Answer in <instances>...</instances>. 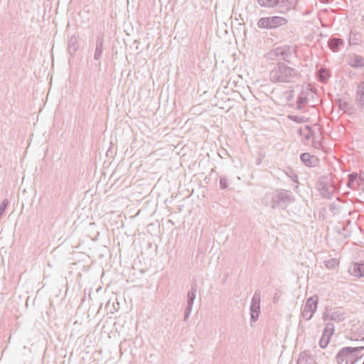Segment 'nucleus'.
I'll use <instances>...</instances> for the list:
<instances>
[{
  "mask_svg": "<svg viewBox=\"0 0 364 364\" xmlns=\"http://www.w3.org/2000/svg\"><path fill=\"white\" fill-rule=\"evenodd\" d=\"M301 77L299 71L281 61L272 69L269 80L275 84H291Z\"/></svg>",
  "mask_w": 364,
  "mask_h": 364,
  "instance_id": "f257e3e1",
  "label": "nucleus"
},
{
  "mask_svg": "<svg viewBox=\"0 0 364 364\" xmlns=\"http://www.w3.org/2000/svg\"><path fill=\"white\" fill-rule=\"evenodd\" d=\"M295 200L292 192L289 190L279 189L267 193L263 199L264 203L272 208L284 210Z\"/></svg>",
  "mask_w": 364,
  "mask_h": 364,
  "instance_id": "f03ea898",
  "label": "nucleus"
},
{
  "mask_svg": "<svg viewBox=\"0 0 364 364\" xmlns=\"http://www.w3.org/2000/svg\"><path fill=\"white\" fill-rule=\"evenodd\" d=\"M316 188L323 198L331 199L334 194V182L332 174L328 173L320 176L316 183Z\"/></svg>",
  "mask_w": 364,
  "mask_h": 364,
  "instance_id": "7ed1b4c3",
  "label": "nucleus"
},
{
  "mask_svg": "<svg viewBox=\"0 0 364 364\" xmlns=\"http://www.w3.org/2000/svg\"><path fill=\"white\" fill-rule=\"evenodd\" d=\"M364 350V346L359 347H343L336 354V359L338 364H343V361H346V364H349L353 358L357 356L358 353H360ZM356 360H353L351 364H355Z\"/></svg>",
  "mask_w": 364,
  "mask_h": 364,
  "instance_id": "20e7f679",
  "label": "nucleus"
},
{
  "mask_svg": "<svg viewBox=\"0 0 364 364\" xmlns=\"http://www.w3.org/2000/svg\"><path fill=\"white\" fill-rule=\"evenodd\" d=\"M287 22V19L284 17L273 16L260 18L257 25L262 29L272 30L286 25Z\"/></svg>",
  "mask_w": 364,
  "mask_h": 364,
  "instance_id": "39448f33",
  "label": "nucleus"
},
{
  "mask_svg": "<svg viewBox=\"0 0 364 364\" xmlns=\"http://www.w3.org/2000/svg\"><path fill=\"white\" fill-rule=\"evenodd\" d=\"M260 291L257 290L251 300L250 305V321L256 322L260 314Z\"/></svg>",
  "mask_w": 364,
  "mask_h": 364,
  "instance_id": "423d86ee",
  "label": "nucleus"
},
{
  "mask_svg": "<svg viewBox=\"0 0 364 364\" xmlns=\"http://www.w3.org/2000/svg\"><path fill=\"white\" fill-rule=\"evenodd\" d=\"M197 285L192 284L187 294L186 306L184 311L183 321H187L192 311L194 301L196 297Z\"/></svg>",
  "mask_w": 364,
  "mask_h": 364,
  "instance_id": "0eeeda50",
  "label": "nucleus"
},
{
  "mask_svg": "<svg viewBox=\"0 0 364 364\" xmlns=\"http://www.w3.org/2000/svg\"><path fill=\"white\" fill-rule=\"evenodd\" d=\"M94 55L93 58L98 62L97 67H101V59L102 58L104 50V37L102 35L96 36L95 43L93 45Z\"/></svg>",
  "mask_w": 364,
  "mask_h": 364,
  "instance_id": "6e6552de",
  "label": "nucleus"
},
{
  "mask_svg": "<svg viewBox=\"0 0 364 364\" xmlns=\"http://www.w3.org/2000/svg\"><path fill=\"white\" fill-rule=\"evenodd\" d=\"M355 102L360 112L364 113V81L357 86Z\"/></svg>",
  "mask_w": 364,
  "mask_h": 364,
  "instance_id": "1a4fd4ad",
  "label": "nucleus"
},
{
  "mask_svg": "<svg viewBox=\"0 0 364 364\" xmlns=\"http://www.w3.org/2000/svg\"><path fill=\"white\" fill-rule=\"evenodd\" d=\"M348 64L355 69L364 68V57L353 53L348 56Z\"/></svg>",
  "mask_w": 364,
  "mask_h": 364,
  "instance_id": "9d476101",
  "label": "nucleus"
},
{
  "mask_svg": "<svg viewBox=\"0 0 364 364\" xmlns=\"http://www.w3.org/2000/svg\"><path fill=\"white\" fill-rule=\"evenodd\" d=\"M269 55L271 56L279 58L283 61L287 62L288 63H291V61L288 60V58L290 56L289 49L288 48L278 47L272 50L269 53Z\"/></svg>",
  "mask_w": 364,
  "mask_h": 364,
  "instance_id": "9b49d317",
  "label": "nucleus"
},
{
  "mask_svg": "<svg viewBox=\"0 0 364 364\" xmlns=\"http://www.w3.org/2000/svg\"><path fill=\"white\" fill-rule=\"evenodd\" d=\"M301 161L309 167H315L319 163V159L314 155H311L309 153H302L300 155Z\"/></svg>",
  "mask_w": 364,
  "mask_h": 364,
  "instance_id": "f8f14e48",
  "label": "nucleus"
},
{
  "mask_svg": "<svg viewBox=\"0 0 364 364\" xmlns=\"http://www.w3.org/2000/svg\"><path fill=\"white\" fill-rule=\"evenodd\" d=\"M323 318L325 321L330 319L336 322H341L346 318V316L345 313L341 311V310H336L331 312V314L324 312L323 314Z\"/></svg>",
  "mask_w": 364,
  "mask_h": 364,
  "instance_id": "ddd939ff",
  "label": "nucleus"
},
{
  "mask_svg": "<svg viewBox=\"0 0 364 364\" xmlns=\"http://www.w3.org/2000/svg\"><path fill=\"white\" fill-rule=\"evenodd\" d=\"M363 42V35L355 28H352L349 33L348 43L350 46H358Z\"/></svg>",
  "mask_w": 364,
  "mask_h": 364,
  "instance_id": "4468645a",
  "label": "nucleus"
},
{
  "mask_svg": "<svg viewBox=\"0 0 364 364\" xmlns=\"http://www.w3.org/2000/svg\"><path fill=\"white\" fill-rule=\"evenodd\" d=\"M344 45V41L342 38L331 36L328 41V46L331 51L337 53L340 50L341 46Z\"/></svg>",
  "mask_w": 364,
  "mask_h": 364,
  "instance_id": "2eb2a0df",
  "label": "nucleus"
},
{
  "mask_svg": "<svg viewBox=\"0 0 364 364\" xmlns=\"http://www.w3.org/2000/svg\"><path fill=\"white\" fill-rule=\"evenodd\" d=\"M318 296L315 294L306 299V304L304 309L308 310L310 312L315 313L318 308Z\"/></svg>",
  "mask_w": 364,
  "mask_h": 364,
  "instance_id": "dca6fc26",
  "label": "nucleus"
},
{
  "mask_svg": "<svg viewBox=\"0 0 364 364\" xmlns=\"http://www.w3.org/2000/svg\"><path fill=\"white\" fill-rule=\"evenodd\" d=\"M297 4V0H279L278 6L281 13H286L291 9H294Z\"/></svg>",
  "mask_w": 364,
  "mask_h": 364,
  "instance_id": "f3484780",
  "label": "nucleus"
},
{
  "mask_svg": "<svg viewBox=\"0 0 364 364\" xmlns=\"http://www.w3.org/2000/svg\"><path fill=\"white\" fill-rule=\"evenodd\" d=\"M350 274L357 277H364V262H355L349 268Z\"/></svg>",
  "mask_w": 364,
  "mask_h": 364,
  "instance_id": "a211bd4d",
  "label": "nucleus"
},
{
  "mask_svg": "<svg viewBox=\"0 0 364 364\" xmlns=\"http://www.w3.org/2000/svg\"><path fill=\"white\" fill-rule=\"evenodd\" d=\"M317 80L322 83H326L331 77V72L326 68H320L316 72Z\"/></svg>",
  "mask_w": 364,
  "mask_h": 364,
  "instance_id": "6ab92c4d",
  "label": "nucleus"
},
{
  "mask_svg": "<svg viewBox=\"0 0 364 364\" xmlns=\"http://www.w3.org/2000/svg\"><path fill=\"white\" fill-rule=\"evenodd\" d=\"M346 185L351 189H355L357 187L360 186V183L358 181V174L355 172L348 174Z\"/></svg>",
  "mask_w": 364,
  "mask_h": 364,
  "instance_id": "aec40b11",
  "label": "nucleus"
},
{
  "mask_svg": "<svg viewBox=\"0 0 364 364\" xmlns=\"http://www.w3.org/2000/svg\"><path fill=\"white\" fill-rule=\"evenodd\" d=\"M79 44L75 36H72L68 41V50L70 55H73L77 50Z\"/></svg>",
  "mask_w": 364,
  "mask_h": 364,
  "instance_id": "412c9836",
  "label": "nucleus"
},
{
  "mask_svg": "<svg viewBox=\"0 0 364 364\" xmlns=\"http://www.w3.org/2000/svg\"><path fill=\"white\" fill-rule=\"evenodd\" d=\"M297 364H315V360L313 356L304 351L299 354Z\"/></svg>",
  "mask_w": 364,
  "mask_h": 364,
  "instance_id": "4be33fe9",
  "label": "nucleus"
},
{
  "mask_svg": "<svg viewBox=\"0 0 364 364\" xmlns=\"http://www.w3.org/2000/svg\"><path fill=\"white\" fill-rule=\"evenodd\" d=\"M279 0H257L258 4L262 7L274 8L278 6Z\"/></svg>",
  "mask_w": 364,
  "mask_h": 364,
  "instance_id": "5701e85b",
  "label": "nucleus"
},
{
  "mask_svg": "<svg viewBox=\"0 0 364 364\" xmlns=\"http://www.w3.org/2000/svg\"><path fill=\"white\" fill-rule=\"evenodd\" d=\"M336 104L338 107V108L344 112H347L350 109V105L348 102L343 100L341 98L336 99L335 100Z\"/></svg>",
  "mask_w": 364,
  "mask_h": 364,
  "instance_id": "b1692460",
  "label": "nucleus"
},
{
  "mask_svg": "<svg viewBox=\"0 0 364 364\" xmlns=\"http://www.w3.org/2000/svg\"><path fill=\"white\" fill-rule=\"evenodd\" d=\"M308 98L304 94H301L298 96L296 100V108L301 109L304 106L307 104Z\"/></svg>",
  "mask_w": 364,
  "mask_h": 364,
  "instance_id": "393cba45",
  "label": "nucleus"
},
{
  "mask_svg": "<svg viewBox=\"0 0 364 364\" xmlns=\"http://www.w3.org/2000/svg\"><path fill=\"white\" fill-rule=\"evenodd\" d=\"M325 267L328 269H334L339 264V261L336 258H331L323 262Z\"/></svg>",
  "mask_w": 364,
  "mask_h": 364,
  "instance_id": "a878e982",
  "label": "nucleus"
},
{
  "mask_svg": "<svg viewBox=\"0 0 364 364\" xmlns=\"http://www.w3.org/2000/svg\"><path fill=\"white\" fill-rule=\"evenodd\" d=\"M331 338V336L322 333L321 338V339L319 341V343H318L320 347L321 348H326L328 344L329 343Z\"/></svg>",
  "mask_w": 364,
  "mask_h": 364,
  "instance_id": "bb28decb",
  "label": "nucleus"
},
{
  "mask_svg": "<svg viewBox=\"0 0 364 364\" xmlns=\"http://www.w3.org/2000/svg\"><path fill=\"white\" fill-rule=\"evenodd\" d=\"M334 325L332 323H328L323 329V333L331 337L334 333Z\"/></svg>",
  "mask_w": 364,
  "mask_h": 364,
  "instance_id": "cd10ccee",
  "label": "nucleus"
},
{
  "mask_svg": "<svg viewBox=\"0 0 364 364\" xmlns=\"http://www.w3.org/2000/svg\"><path fill=\"white\" fill-rule=\"evenodd\" d=\"M10 202L8 199H4L0 205V218L4 215L6 208L9 205Z\"/></svg>",
  "mask_w": 364,
  "mask_h": 364,
  "instance_id": "c85d7f7f",
  "label": "nucleus"
},
{
  "mask_svg": "<svg viewBox=\"0 0 364 364\" xmlns=\"http://www.w3.org/2000/svg\"><path fill=\"white\" fill-rule=\"evenodd\" d=\"M228 179L225 176H220V188L221 190H225L228 188Z\"/></svg>",
  "mask_w": 364,
  "mask_h": 364,
  "instance_id": "c756f323",
  "label": "nucleus"
},
{
  "mask_svg": "<svg viewBox=\"0 0 364 364\" xmlns=\"http://www.w3.org/2000/svg\"><path fill=\"white\" fill-rule=\"evenodd\" d=\"M314 313L313 312H310L308 310L305 309H303L302 311H301V315H302V317L306 320V321H309L310 319H311V318L313 317Z\"/></svg>",
  "mask_w": 364,
  "mask_h": 364,
  "instance_id": "7c9ffc66",
  "label": "nucleus"
},
{
  "mask_svg": "<svg viewBox=\"0 0 364 364\" xmlns=\"http://www.w3.org/2000/svg\"><path fill=\"white\" fill-rule=\"evenodd\" d=\"M305 129L307 131V133L306 134H304V136L306 139H310L311 137H313L314 136V134H313V132H312V129L311 128L309 127V126H306L305 127Z\"/></svg>",
  "mask_w": 364,
  "mask_h": 364,
  "instance_id": "2f4dec72",
  "label": "nucleus"
},
{
  "mask_svg": "<svg viewBox=\"0 0 364 364\" xmlns=\"http://www.w3.org/2000/svg\"><path fill=\"white\" fill-rule=\"evenodd\" d=\"M289 177L295 183H298V176L297 174L293 171L292 170H290L289 173H287Z\"/></svg>",
  "mask_w": 364,
  "mask_h": 364,
  "instance_id": "473e14b6",
  "label": "nucleus"
},
{
  "mask_svg": "<svg viewBox=\"0 0 364 364\" xmlns=\"http://www.w3.org/2000/svg\"><path fill=\"white\" fill-rule=\"evenodd\" d=\"M358 181L360 185L362 184L363 182H364V172H360L358 174Z\"/></svg>",
  "mask_w": 364,
  "mask_h": 364,
  "instance_id": "72a5a7b5",
  "label": "nucleus"
},
{
  "mask_svg": "<svg viewBox=\"0 0 364 364\" xmlns=\"http://www.w3.org/2000/svg\"><path fill=\"white\" fill-rule=\"evenodd\" d=\"M279 300V295H278L277 293L274 294V297H273V303L274 304H277L278 301Z\"/></svg>",
  "mask_w": 364,
  "mask_h": 364,
  "instance_id": "f704fd0d",
  "label": "nucleus"
},
{
  "mask_svg": "<svg viewBox=\"0 0 364 364\" xmlns=\"http://www.w3.org/2000/svg\"><path fill=\"white\" fill-rule=\"evenodd\" d=\"M313 141V144H314V146L316 148H317L318 146L320 145V143L318 141H317V140H316V136H313V141Z\"/></svg>",
  "mask_w": 364,
  "mask_h": 364,
  "instance_id": "c9c22d12",
  "label": "nucleus"
},
{
  "mask_svg": "<svg viewBox=\"0 0 364 364\" xmlns=\"http://www.w3.org/2000/svg\"><path fill=\"white\" fill-rule=\"evenodd\" d=\"M332 1L333 0H320V1L321 3H323V4H328V3H329V2Z\"/></svg>",
  "mask_w": 364,
  "mask_h": 364,
  "instance_id": "e433bc0d",
  "label": "nucleus"
},
{
  "mask_svg": "<svg viewBox=\"0 0 364 364\" xmlns=\"http://www.w3.org/2000/svg\"><path fill=\"white\" fill-rule=\"evenodd\" d=\"M359 359V358L358 357V355L355 358H353L350 361H349V364H351V363L353 361V360H355L356 361Z\"/></svg>",
  "mask_w": 364,
  "mask_h": 364,
  "instance_id": "4c0bfd02",
  "label": "nucleus"
},
{
  "mask_svg": "<svg viewBox=\"0 0 364 364\" xmlns=\"http://www.w3.org/2000/svg\"><path fill=\"white\" fill-rule=\"evenodd\" d=\"M297 117H298L297 116L294 115V116H291V119L295 121V120H296V118H297Z\"/></svg>",
  "mask_w": 364,
  "mask_h": 364,
  "instance_id": "58836bf2",
  "label": "nucleus"
},
{
  "mask_svg": "<svg viewBox=\"0 0 364 364\" xmlns=\"http://www.w3.org/2000/svg\"><path fill=\"white\" fill-rule=\"evenodd\" d=\"M363 364H364V360H363Z\"/></svg>",
  "mask_w": 364,
  "mask_h": 364,
  "instance_id": "ea45409f",
  "label": "nucleus"
}]
</instances>
